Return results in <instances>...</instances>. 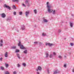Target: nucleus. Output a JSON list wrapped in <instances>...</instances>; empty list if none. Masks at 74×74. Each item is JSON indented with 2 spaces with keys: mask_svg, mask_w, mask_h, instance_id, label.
Masks as SVG:
<instances>
[{
  "mask_svg": "<svg viewBox=\"0 0 74 74\" xmlns=\"http://www.w3.org/2000/svg\"><path fill=\"white\" fill-rule=\"evenodd\" d=\"M43 21L44 22H48V21L47 20L45 19V18H43Z\"/></svg>",
  "mask_w": 74,
  "mask_h": 74,
  "instance_id": "0eeeda50",
  "label": "nucleus"
},
{
  "mask_svg": "<svg viewBox=\"0 0 74 74\" xmlns=\"http://www.w3.org/2000/svg\"><path fill=\"white\" fill-rule=\"evenodd\" d=\"M19 52V50H16V52Z\"/></svg>",
  "mask_w": 74,
  "mask_h": 74,
  "instance_id": "b1692460",
  "label": "nucleus"
},
{
  "mask_svg": "<svg viewBox=\"0 0 74 74\" xmlns=\"http://www.w3.org/2000/svg\"><path fill=\"white\" fill-rule=\"evenodd\" d=\"M38 70H40V71L41 70V68L40 66H38V69H36L37 71H38Z\"/></svg>",
  "mask_w": 74,
  "mask_h": 74,
  "instance_id": "f03ea898",
  "label": "nucleus"
},
{
  "mask_svg": "<svg viewBox=\"0 0 74 74\" xmlns=\"http://www.w3.org/2000/svg\"><path fill=\"white\" fill-rule=\"evenodd\" d=\"M22 65L24 67H25L26 65V64L25 63H23L22 64Z\"/></svg>",
  "mask_w": 74,
  "mask_h": 74,
  "instance_id": "2eb2a0df",
  "label": "nucleus"
},
{
  "mask_svg": "<svg viewBox=\"0 0 74 74\" xmlns=\"http://www.w3.org/2000/svg\"><path fill=\"white\" fill-rule=\"evenodd\" d=\"M8 19H7V21H8Z\"/></svg>",
  "mask_w": 74,
  "mask_h": 74,
  "instance_id": "3c124183",
  "label": "nucleus"
},
{
  "mask_svg": "<svg viewBox=\"0 0 74 74\" xmlns=\"http://www.w3.org/2000/svg\"><path fill=\"white\" fill-rule=\"evenodd\" d=\"M21 29L23 30H25V26L22 27L21 28Z\"/></svg>",
  "mask_w": 74,
  "mask_h": 74,
  "instance_id": "f3484780",
  "label": "nucleus"
},
{
  "mask_svg": "<svg viewBox=\"0 0 74 74\" xmlns=\"http://www.w3.org/2000/svg\"><path fill=\"white\" fill-rule=\"evenodd\" d=\"M23 52L24 53H27V50H25L23 51Z\"/></svg>",
  "mask_w": 74,
  "mask_h": 74,
  "instance_id": "f8f14e48",
  "label": "nucleus"
},
{
  "mask_svg": "<svg viewBox=\"0 0 74 74\" xmlns=\"http://www.w3.org/2000/svg\"><path fill=\"white\" fill-rule=\"evenodd\" d=\"M0 46H1V47L3 46V44L0 43Z\"/></svg>",
  "mask_w": 74,
  "mask_h": 74,
  "instance_id": "ea45409f",
  "label": "nucleus"
},
{
  "mask_svg": "<svg viewBox=\"0 0 74 74\" xmlns=\"http://www.w3.org/2000/svg\"><path fill=\"white\" fill-rule=\"evenodd\" d=\"M18 46L20 47H23V45H21V42H19V43H18Z\"/></svg>",
  "mask_w": 74,
  "mask_h": 74,
  "instance_id": "6e6552de",
  "label": "nucleus"
},
{
  "mask_svg": "<svg viewBox=\"0 0 74 74\" xmlns=\"http://www.w3.org/2000/svg\"><path fill=\"white\" fill-rule=\"evenodd\" d=\"M1 16L2 18H5V16H6V15H5V14L4 13H3L2 14H1Z\"/></svg>",
  "mask_w": 74,
  "mask_h": 74,
  "instance_id": "20e7f679",
  "label": "nucleus"
},
{
  "mask_svg": "<svg viewBox=\"0 0 74 74\" xmlns=\"http://www.w3.org/2000/svg\"><path fill=\"white\" fill-rule=\"evenodd\" d=\"M58 58H59V59H62V56H58Z\"/></svg>",
  "mask_w": 74,
  "mask_h": 74,
  "instance_id": "a211bd4d",
  "label": "nucleus"
},
{
  "mask_svg": "<svg viewBox=\"0 0 74 74\" xmlns=\"http://www.w3.org/2000/svg\"><path fill=\"white\" fill-rule=\"evenodd\" d=\"M34 12L35 14H37V10L35 9V10H34Z\"/></svg>",
  "mask_w": 74,
  "mask_h": 74,
  "instance_id": "412c9836",
  "label": "nucleus"
},
{
  "mask_svg": "<svg viewBox=\"0 0 74 74\" xmlns=\"http://www.w3.org/2000/svg\"><path fill=\"white\" fill-rule=\"evenodd\" d=\"M53 14H55V10H53Z\"/></svg>",
  "mask_w": 74,
  "mask_h": 74,
  "instance_id": "c85d7f7f",
  "label": "nucleus"
},
{
  "mask_svg": "<svg viewBox=\"0 0 74 74\" xmlns=\"http://www.w3.org/2000/svg\"><path fill=\"white\" fill-rule=\"evenodd\" d=\"M52 56H53V55H52V54H51L50 56V58H52Z\"/></svg>",
  "mask_w": 74,
  "mask_h": 74,
  "instance_id": "bb28decb",
  "label": "nucleus"
},
{
  "mask_svg": "<svg viewBox=\"0 0 74 74\" xmlns=\"http://www.w3.org/2000/svg\"><path fill=\"white\" fill-rule=\"evenodd\" d=\"M22 12H19V14L20 15H22Z\"/></svg>",
  "mask_w": 74,
  "mask_h": 74,
  "instance_id": "cd10ccee",
  "label": "nucleus"
},
{
  "mask_svg": "<svg viewBox=\"0 0 74 74\" xmlns=\"http://www.w3.org/2000/svg\"><path fill=\"white\" fill-rule=\"evenodd\" d=\"M64 67H66V64H64Z\"/></svg>",
  "mask_w": 74,
  "mask_h": 74,
  "instance_id": "a19ab883",
  "label": "nucleus"
},
{
  "mask_svg": "<svg viewBox=\"0 0 74 74\" xmlns=\"http://www.w3.org/2000/svg\"><path fill=\"white\" fill-rule=\"evenodd\" d=\"M20 48L22 49H26V48L24 47H20Z\"/></svg>",
  "mask_w": 74,
  "mask_h": 74,
  "instance_id": "39448f33",
  "label": "nucleus"
},
{
  "mask_svg": "<svg viewBox=\"0 0 74 74\" xmlns=\"http://www.w3.org/2000/svg\"><path fill=\"white\" fill-rule=\"evenodd\" d=\"M72 71H73V73H74V68L73 70Z\"/></svg>",
  "mask_w": 74,
  "mask_h": 74,
  "instance_id": "49530a36",
  "label": "nucleus"
},
{
  "mask_svg": "<svg viewBox=\"0 0 74 74\" xmlns=\"http://www.w3.org/2000/svg\"><path fill=\"white\" fill-rule=\"evenodd\" d=\"M29 11L26 12L25 15L26 16H27V15H28V14H29Z\"/></svg>",
  "mask_w": 74,
  "mask_h": 74,
  "instance_id": "423d86ee",
  "label": "nucleus"
},
{
  "mask_svg": "<svg viewBox=\"0 0 74 74\" xmlns=\"http://www.w3.org/2000/svg\"><path fill=\"white\" fill-rule=\"evenodd\" d=\"M56 73H57V72H56V71H55L54 72V74H56Z\"/></svg>",
  "mask_w": 74,
  "mask_h": 74,
  "instance_id": "c9c22d12",
  "label": "nucleus"
},
{
  "mask_svg": "<svg viewBox=\"0 0 74 74\" xmlns=\"http://www.w3.org/2000/svg\"><path fill=\"white\" fill-rule=\"evenodd\" d=\"M46 58H48V55H49L48 53H46Z\"/></svg>",
  "mask_w": 74,
  "mask_h": 74,
  "instance_id": "5701e85b",
  "label": "nucleus"
},
{
  "mask_svg": "<svg viewBox=\"0 0 74 74\" xmlns=\"http://www.w3.org/2000/svg\"><path fill=\"white\" fill-rule=\"evenodd\" d=\"M8 53L7 52H6L5 53V57H6V58H7V57H8Z\"/></svg>",
  "mask_w": 74,
  "mask_h": 74,
  "instance_id": "1a4fd4ad",
  "label": "nucleus"
},
{
  "mask_svg": "<svg viewBox=\"0 0 74 74\" xmlns=\"http://www.w3.org/2000/svg\"><path fill=\"white\" fill-rule=\"evenodd\" d=\"M71 46H73V43H71Z\"/></svg>",
  "mask_w": 74,
  "mask_h": 74,
  "instance_id": "c03bdc74",
  "label": "nucleus"
},
{
  "mask_svg": "<svg viewBox=\"0 0 74 74\" xmlns=\"http://www.w3.org/2000/svg\"><path fill=\"white\" fill-rule=\"evenodd\" d=\"M25 3V4H27V3H28V0H26Z\"/></svg>",
  "mask_w": 74,
  "mask_h": 74,
  "instance_id": "4be33fe9",
  "label": "nucleus"
},
{
  "mask_svg": "<svg viewBox=\"0 0 74 74\" xmlns=\"http://www.w3.org/2000/svg\"><path fill=\"white\" fill-rule=\"evenodd\" d=\"M1 43H3V40H1Z\"/></svg>",
  "mask_w": 74,
  "mask_h": 74,
  "instance_id": "79ce46f5",
  "label": "nucleus"
},
{
  "mask_svg": "<svg viewBox=\"0 0 74 74\" xmlns=\"http://www.w3.org/2000/svg\"><path fill=\"white\" fill-rule=\"evenodd\" d=\"M70 25L71 27H73V23H70Z\"/></svg>",
  "mask_w": 74,
  "mask_h": 74,
  "instance_id": "aec40b11",
  "label": "nucleus"
},
{
  "mask_svg": "<svg viewBox=\"0 0 74 74\" xmlns=\"http://www.w3.org/2000/svg\"><path fill=\"white\" fill-rule=\"evenodd\" d=\"M47 11L49 13H51V12L53 11V10L51 9H50V8H51V6L47 5Z\"/></svg>",
  "mask_w": 74,
  "mask_h": 74,
  "instance_id": "f257e3e1",
  "label": "nucleus"
},
{
  "mask_svg": "<svg viewBox=\"0 0 74 74\" xmlns=\"http://www.w3.org/2000/svg\"><path fill=\"white\" fill-rule=\"evenodd\" d=\"M64 56L65 58H66V56Z\"/></svg>",
  "mask_w": 74,
  "mask_h": 74,
  "instance_id": "8fccbe9b",
  "label": "nucleus"
},
{
  "mask_svg": "<svg viewBox=\"0 0 74 74\" xmlns=\"http://www.w3.org/2000/svg\"><path fill=\"white\" fill-rule=\"evenodd\" d=\"M16 12H14V15H16Z\"/></svg>",
  "mask_w": 74,
  "mask_h": 74,
  "instance_id": "f704fd0d",
  "label": "nucleus"
},
{
  "mask_svg": "<svg viewBox=\"0 0 74 74\" xmlns=\"http://www.w3.org/2000/svg\"><path fill=\"white\" fill-rule=\"evenodd\" d=\"M2 59L3 58H0V60H2Z\"/></svg>",
  "mask_w": 74,
  "mask_h": 74,
  "instance_id": "37998d69",
  "label": "nucleus"
},
{
  "mask_svg": "<svg viewBox=\"0 0 74 74\" xmlns=\"http://www.w3.org/2000/svg\"><path fill=\"white\" fill-rule=\"evenodd\" d=\"M16 55L19 59H20V57H19V54L17 53Z\"/></svg>",
  "mask_w": 74,
  "mask_h": 74,
  "instance_id": "ddd939ff",
  "label": "nucleus"
},
{
  "mask_svg": "<svg viewBox=\"0 0 74 74\" xmlns=\"http://www.w3.org/2000/svg\"><path fill=\"white\" fill-rule=\"evenodd\" d=\"M12 49H16V47H12Z\"/></svg>",
  "mask_w": 74,
  "mask_h": 74,
  "instance_id": "c756f323",
  "label": "nucleus"
},
{
  "mask_svg": "<svg viewBox=\"0 0 74 74\" xmlns=\"http://www.w3.org/2000/svg\"><path fill=\"white\" fill-rule=\"evenodd\" d=\"M5 74H9V73L8 72V71H7L5 72Z\"/></svg>",
  "mask_w": 74,
  "mask_h": 74,
  "instance_id": "393cba45",
  "label": "nucleus"
},
{
  "mask_svg": "<svg viewBox=\"0 0 74 74\" xmlns=\"http://www.w3.org/2000/svg\"><path fill=\"white\" fill-rule=\"evenodd\" d=\"M34 44H37V43H38V42H34Z\"/></svg>",
  "mask_w": 74,
  "mask_h": 74,
  "instance_id": "a878e982",
  "label": "nucleus"
},
{
  "mask_svg": "<svg viewBox=\"0 0 74 74\" xmlns=\"http://www.w3.org/2000/svg\"><path fill=\"white\" fill-rule=\"evenodd\" d=\"M5 66L6 68H8V66H9V64H5Z\"/></svg>",
  "mask_w": 74,
  "mask_h": 74,
  "instance_id": "9d476101",
  "label": "nucleus"
},
{
  "mask_svg": "<svg viewBox=\"0 0 74 74\" xmlns=\"http://www.w3.org/2000/svg\"><path fill=\"white\" fill-rule=\"evenodd\" d=\"M17 66L18 67H19L20 66V64H18L17 65Z\"/></svg>",
  "mask_w": 74,
  "mask_h": 74,
  "instance_id": "4c0bfd02",
  "label": "nucleus"
},
{
  "mask_svg": "<svg viewBox=\"0 0 74 74\" xmlns=\"http://www.w3.org/2000/svg\"><path fill=\"white\" fill-rule=\"evenodd\" d=\"M46 34L45 33H42V36H46Z\"/></svg>",
  "mask_w": 74,
  "mask_h": 74,
  "instance_id": "4468645a",
  "label": "nucleus"
},
{
  "mask_svg": "<svg viewBox=\"0 0 74 74\" xmlns=\"http://www.w3.org/2000/svg\"><path fill=\"white\" fill-rule=\"evenodd\" d=\"M58 32H59V33H60V32H61V30L59 29L58 30Z\"/></svg>",
  "mask_w": 74,
  "mask_h": 74,
  "instance_id": "58836bf2",
  "label": "nucleus"
},
{
  "mask_svg": "<svg viewBox=\"0 0 74 74\" xmlns=\"http://www.w3.org/2000/svg\"><path fill=\"white\" fill-rule=\"evenodd\" d=\"M49 4V2H47V5H48V4Z\"/></svg>",
  "mask_w": 74,
  "mask_h": 74,
  "instance_id": "e433bc0d",
  "label": "nucleus"
},
{
  "mask_svg": "<svg viewBox=\"0 0 74 74\" xmlns=\"http://www.w3.org/2000/svg\"><path fill=\"white\" fill-rule=\"evenodd\" d=\"M1 69L2 70H4V67L2 66H1Z\"/></svg>",
  "mask_w": 74,
  "mask_h": 74,
  "instance_id": "6ab92c4d",
  "label": "nucleus"
},
{
  "mask_svg": "<svg viewBox=\"0 0 74 74\" xmlns=\"http://www.w3.org/2000/svg\"><path fill=\"white\" fill-rule=\"evenodd\" d=\"M49 45V43H46V45Z\"/></svg>",
  "mask_w": 74,
  "mask_h": 74,
  "instance_id": "473e14b6",
  "label": "nucleus"
},
{
  "mask_svg": "<svg viewBox=\"0 0 74 74\" xmlns=\"http://www.w3.org/2000/svg\"><path fill=\"white\" fill-rule=\"evenodd\" d=\"M53 45V44H51L49 43V46H50V47H51V46H52V45Z\"/></svg>",
  "mask_w": 74,
  "mask_h": 74,
  "instance_id": "9b49d317",
  "label": "nucleus"
},
{
  "mask_svg": "<svg viewBox=\"0 0 74 74\" xmlns=\"http://www.w3.org/2000/svg\"><path fill=\"white\" fill-rule=\"evenodd\" d=\"M13 74H16V71H14L13 72Z\"/></svg>",
  "mask_w": 74,
  "mask_h": 74,
  "instance_id": "7c9ffc66",
  "label": "nucleus"
},
{
  "mask_svg": "<svg viewBox=\"0 0 74 74\" xmlns=\"http://www.w3.org/2000/svg\"><path fill=\"white\" fill-rule=\"evenodd\" d=\"M5 7L6 8H8V9H9V10H11V8L9 6L7 5L6 4H5Z\"/></svg>",
  "mask_w": 74,
  "mask_h": 74,
  "instance_id": "7ed1b4c3",
  "label": "nucleus"
},
{
  "mask_svg": "<svg viewBox=\"0 0 74 74\" xmlns=\"http://www.w3.org/2000/svg\"><path fill=\"white\" fill-rule=\"evenodd\" d=\"M53 55H56V53L55 52H53Z\"/></svg>",
  "mask_w": 74,
  "mask_h": 74,
  "instance_id": "a18cd8bd",
  "label": "nucleus"
},
{
  "mask_svg": "<svg viewBox=\"0 0 74 74\" xmlns=\"http://www.w3.org/2000/svg\"><path fill=\"white\" fill-rule=\"evenodd\" d=\"M13 7H14V8H13L14 9H15V8H16V7L15 5H13Z\"/></svg>",
  "mask_w": 74,
  "mask_h": 74,
  "instance_id": "2f4dec72",
  "label": "nucleus"
},
{
  "mask_svg": "<svg viewBox=\"0 0 74 74\" xmlns=\"http://www.w3.org/2000/svg\"><path fill=\"white\" fill-rule=\"evenodd\" d=\"M39 44L40 45H41V42H39Z\"/></svg>",
  "mask_w": 74,
  "mask_h": 74,
  "instance_id": "09e8293b",
  "label": "nucleus"
},
{
  "mask_svg": "<svg viewBox=\"0 0 74 74\" xmlns=\"http://www.w3.org/2000/svg\"><path fill=\"white\" fill-rule=\"evenodd\" d=\"M13 2H15V1H17V2H18L19 0H13Z\"/></svg>",
  "mask_w": 74,
  "mask_h": 74,
  "instance_id": "dca6fc26",
  "label": "nucleus"
},
{
  "mask_svg": "<svg viewBox=\"0 0 74 74\" xmlns=\"http://www.w3.org/2000/svg\"><path fill=\"white\" fill-rule=\"evenodd\" d=\"M37 74H40V73L38 72H37Z\"/></svg>",
  "mask_w": 74,
  "mask_h": 74,
  "instance_id": "de8ad7c7",
  "label": "nucleus"
},
{
  "mask_svg": "<svg viewBox=\"0 0 74 74\" xmlns=\"http://www.w3.org/2000/svg\"><path fill=\"white\" fill-rule=\"evenodd\" d=\"M22 5H23V6H24L25 7H26V5H25V4L23 3L22 4Z\"/></svg>",
  "mask_w": 74,
  "mask_h": 74,
  "instance_id": "72a5a7b5",
  "label": "nucleus"
}]
</instances>
